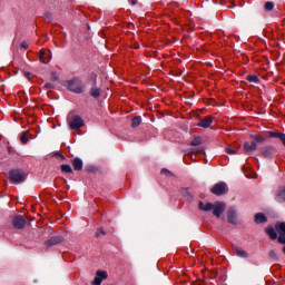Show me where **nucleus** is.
<instances>
[{
    "mask_svg": "<svg viewBox=\"0 0 285 285\" xmlns=\"http://www.w3.org/2000/svg\"><path fill=\"white\" fill-rule=\"evenodd\" d=\"M273 10H275V2H273V1L265 2L264 11L265 12H273Z\"/></svg>",
    "mask_w": 285,
    "mask_h": 285,
    "instance_id": "19",
    "label": "nucleus"
},
{
    "mask_svg": "<svg viewBox=\"0 0 285 285\" xmlns=\"http://www.w3.org/2000/svg\"><path fill=\"white\" fill-rule=\"evenodd\" d=\"M226 153H227V155H236L235 149H233L232 147H227Z\"/></svg>",
    "mask_w": 285,
    "mask_h": 285,
    "instance_id": "35",
    "label": "nucleus"
},
{
    "mask_svg": "<svg viewBox=\"0 0 285 285\" xmlns=\"http://www.w3.org/2000/svg\"><path fill=\"white\" fill-rule=\"evenodd\" d=\"M204 144L202 137L197 136L195 137L191 142L189 144V146H202Z\"/></svg>",
    "mask_w": 285,
    "mask_h": 285,
    "instance_id": "24",
    "label": "nucleus"
},
{
    "mask_svg": "<svg viewBox=\"0 0 285 285\" xmlns=\"http://www.w3.org/2000/svg\"><path fill=\"white\" fill-rule=\"evenodd\" d=\"M39 60L41 63H50V61H52V51L49 49H41L39 51Z\"/></svg>",
    "mask_w": 285,
    "mask_h": 285,
    "instance_id": "6",
    "label": "nucleus"
},
{
    "mask_svg": "<svg viewBox=\"0 0 285 285\" xmlns=\"http://www.w3.org/2000/svg\"><path fill=\"white\" fill-rule=\"evenodd\" d=\"M141 126V116H136L131 120V128H139Z\"/></svg>",
    "mask_w": 285,
    "mask_h": 285,
    "instance_id": "20",
    "label": "nucleus"
},
{
    "mask_svg": "<svg viewBox=\"0 0 285 285\" xmlns=\"http://www.w3.org/2000/svg\"><path fill=\"white\" fill-rule=\"evenodd\" d=\"M45 88H46V90H52V88H55V85L51 83V82H47V83L45 85Z\"/></svg>",
    "mask_w": 285,
    "mask_h": 285,
    "instance_id": "37",
    "label": "nucleus"
},
{
    "mask_svg": "<svg viewBox=\"0 0 285 285\" xmlns=\"http://www.w3.org/2000/svg\"><path fill=\"white\" fill-rule=\"evenodd\" d=\"M20 141H21V144H28V136L26 135V131H23L20 135Z\"/></svg>",
    "mask_w": 285,
    "mask_h": 285,
    "instance_id": "30",
    "label": "nucleus"
},
{
    "mask_svg": "<svg viewBox=\"0 0 285 285\" xmlns=\"http://www.w3.org/2000/svg\"><path fill=\"white\" fill-rule=\"evenodd\" d=\"M233 252L236 257H240L242 259H248V252L244 250L242 247L234 246Z\"/></svg>",
    "mask_w": 285,
    "mask_h": 285,
    "instance_id": "13",
    "label": "nucleus"
},
{
    "mask_svg": "<svg viewBox=\"0 0 285 285\" xmlns=\"http://www.w3.org/2000/svg\"><path fill=\"white\" fill-rule=\"evenodd\" d=\"M246 79L249 83H259V77L255 75H248Z\"/></svg>",
    "mask_w": 285,
    "mask_h": 285,
    "instance_id": "23",
    "label": "nucleus"
},
{
    "mask_svg": "<svg viewBox=\"0 0 285 285\" xmlns=\"http://www.w3.org/2000/svg\"><path fill=\"white\" fill-rule=\"evenodd\" d=\"M60 170L61 173H63L65 175H69L72 174V167L68 164L61 165L60 166Z\"/></svg>",
    "mask_w": 285,
    "mask_h": 285,
    "instance_id": "21",
    "label": "nucleus"
},
{
    "mask_svg": "<svg viewBox=\"0 0 285 285\" xmlns=\"http://www.w3.org/2000/svg\"><path fill=\"white\" fill-rule=\"evenodd\" d=\"M86 170L88 173H92V170H95V167L94 166H88V167H86Z\"/></svg>",
    "mask_w": 285,
    "mask_h": 285,
    "instance_id": "40",
    "label": "nucleus"
},
{
    "mask_svg": "<svg viewBox=\"0 0 285 285\" xmlns=\"http://www.w3.org/2000/svg\"><path fill=\"white\" fill-rule=\"evenodd\" d=\"M244 150H245L246 155H253V153H255V150H257V142L254 140L252 142L246 141L244 144Z\"/></svg>",
    "mask_w": 285,
    "mask_h": 285,
    "instance_id": "12",
    "label": "nucleus"
},
{
    "mask_svg": "<svg viewBox=\"0 0 285 285\" xmlns=\"http://www.w3.org/2000/svg\"><path fill=\"white\" fill-rule=\"evenodd\" d=\"M276 230H279L282 235H285V223H276L275 225Z\"/></svg>",
    "mask_w": 285,
    "mask_h": 285,
    "instance_id": "25",
    "label": "nucleus"
},
{
    "mask_svg": "<svg viewBox=\"0 0 285 285\" xmlns=\"http://www.w3.org/2000/svg\"><path fill=\"white\" fill-rule=\"evenodd\" d=\"M63 244V236H52L45 242L46 248H52V246H59Z\"/></svg>",
    "mask_w": 285,
    "mask_h": 285,
    "instance_id": "8",
    "label": "nucleus"
},
{
    "mask_svg": "<svg viewBox=\"0 0 285 285\" xmlns=\"http://www.w3.org/2000/svg\"><path fill=\"white\" fill-rule=\"evenodd\" d=\"M259 153L265 159H273L275 157V153H277V149L273 146H265L259 149Z\"/></svg>",
    "mask_w": 285,
    "mask_h": 285,
    "instance_id": "5",
    "label": "nucleus"
},
{
    "mask_svg": "<svg viewBox=\"0 0 285 285\" xmlns=\"http://www.w3.org/2000/svg\"><path fill=\"white\" fill-rule=\"evenodd\" d=\"M161 175H167V177H173V171L168 170L167 168L161 169Z\"/></svg>",
    "mask_w": 285,
    "mask_h": 285,
    "instance_id": "31",
    "label": "nucleus"
},
{
    "mask_svg": "<svg viewBox=\"0 0 285 285\" xmlns=\"http://www.w3.org/2000/svg\"><path fill=\"white\" fill-rule=\"evenodd\" d=\"M90 96L94 97L95 99L101 97V89H99V88H91L90 89Z\"/></svg>",
    "mask_w": 285,
    "mask_h": 285,
    "instance_id": "22",
    "label": "nucleus"
},
{
    "mask_svg": "<svg viewBox=\"0 0 285 285\" xmlns=\"http://www.w3.org/2000/svg\"><path fill=\"white\" fill-rule=\"evenodd\" d=\"M9 180L12 184H23L26 181V173L21 169H12L9 171Z\"/></svg>",
    "mask_w": 285,
    "mask_h": 285,
    "instance_id": "2",
    "label": "nucleus"
},
{
    "mask_svg": "<svg viewBox=\"0 0 285 285\" xmlns=\"http://www.w3.org/2000/svg\"><path fill=\"white\" fill-rule=\"evenodd\" d=\"M96 275L97 277H100L101 281L108 279V272L106 271H98Z\"/></svg>",
    "mask_w": 285,
    "mask_h": 285,
    "instance_id": "26",
    "label": "nucleus"
},
{
    "mask_svg": "<svg viewBox=\"0 0 285 285\" xmlns=\"http://www.w3.org/2000/svg\"><path fill=\"white\" fill-rule=\"evenodd\" d=\"M198 208H199V210H203L204 213H209V210H213V208H215V204L207 203L206 205H204V202L200 200L198 203Z\"/></svg>",
    "mask_w": 285,
    "mask_h": 285,
    "instance_id": "16",
    "label": "nucleus"
},
{
    "mask_svg": "<svg viewBox=\"0 0 285 285\" xmlns=\"http://www.w3.org/2000/svg\"><path fill=\"white\" fill-rule=\"evenodd\" d=\"M275 202L277 204H284L285 202V185L279 186L275 194Z\"/></svg>",
    "mask_w": 285,
    "mask_h": 285,
    "instance_id": "11",
    "label": "nucleus"
},
{
    "mask_svg": "<svg viewBox=\"0 0 285 285\" xmlns=\"http://www.w3.org/2000/svg\"><path fill=\"white\" fill-rule=\"evenodd\" d=\"M226 210V203L217 202L214 204L213 215L215 217H222V214Z\"/></svg>",
    "mask_w": 285,
    "mask_h": 285,
    "instance_id": "9",
    "label": "nucleus"
},
{
    "mask_svg": "<svg viewBox=\"0 0 285 285\" xmlns=\"http://www.w3.org/2000/svg\"><path fill=\"white\" fill-rule=\"evenodd\" d=\"M26 216L17 215L12 219V226L16 230H23V228H26Z\"/></svg>",
    "mask_w": 285,
    "mask_h": 285,
    "instance_id": "4",
    "label": "nucleus"
},
{
    "mask_svg": "<svg viewBox=\"0 0 285 285\" xmlns=\"http://www.w3.org/2000/svg\"><path fill=\"white\" fill-rule=\"evenodd\" d=\"M184 196L186 197L187 202H193V196L190 195V191H188V189H184L183 190Z\"/></svg>",
    "mask_w": 285,
    "mask_h": 285,
    "instance_id": "29",
    "label": "nucleus"
},
{
    "mask_svg": "<svg viewBox=\"0 0 285 285\" xmlns=\"http://www.w3.org/2000/svg\"><path fill=\"white\" fill-rule=\"evenodd\" d=\"M277 242H278V244L285 245V234L279 233Z\"/></svg>",
    "mask_w": 285,
    "mask_h": 285,
    "instance_id": "32",
    "label": "nucleus"
},
{
    "mask_svg": "<svg viewBox=\"0 0 285 285\" xmlns=\"http://www.w3.org/2000/svg\"><path fill=\"white\" fill-rule=\"evenodd\" d=\"M227 222L234 226L237 224V209L235 207H229L227 210Z\"/></svg>",
    "mask_w": 285,
    "mask_h": 285,
    "instance_id": "10",
    "label": "nucleus"
},
{
    "mask_svg": "<svg viewBox=\"0 0 285 285\" xmlns=\"http://www.w3.org/2000/svg\"><path fill=\"white\" fill-rule=\"evenodd\" d=\"M210 191L213 193V195H217L219 197V196L228 193V185H226V183H224V181H220V183L214 185V187L212 188Z\"/></svg>",
    "mask_w": 285,
    "mask_h": 285,
    "instance_id": "3",
    "label": "nucleus"
},
{
    "mask_svg": "<svg viewBox=\"0 0 285 285\" xmlns=\"http://www.w3.org/2000/svg\"><path fill=\"white\" fill-rule=\"evenodd\" d=\"M131 3H132V6H137V1H132Z\"/></svg>",
    "mask_w": 285,
    "mask_h": 285,
    "instance_id": "42",
    "label": "nucleus"
},
{
    "mask_svg": "<svg viewBox=\"0 0 285 285\" xmlns=\"http://www.w3.org/2000/svg\"><path fill=\"white\" fill-rule=\"evenodd\" d=\"M101 282H104V281H101V277L96 276V277L94 278V281H92V284H94V285H101Z\"/></svg>",
    "mask_w": 285,
    "mask_h": 285,
    "instance_id": "33",
    "label": "nucleus"
},
{
    "mask_svg": "<svg viewBox=\"0 0 285 285\" xmlns=\"http://www.w3.org/2000/svg\"><path fill=\"white\" fill-rule=\"evenodd\" d=\"M268 257H269V259H273L274 262H277V259H279V257H277V254L273 249L269 250Z\"/></svg>",
    "mask_w": 285,
    "mask_h": 285,
    "instance_id": "28",
    "label": "nucleus"
},
{
    "mask_svg": "<svg viewBox=\"0 0 285 285\" xmlns=\"http://www.w3.org/2000/svg\"><path fill=\"white\" fill-rule=\"evenodd\" d=\"M31 75L32 73H30V72H24V77H27V79H30Z\"/></svg>",
    "mask_w": 285,
    "mask_h": 285,
    "instance_id": "41",
    "label": "nucleus"
},
{
    "mask_svg": "<svg viewBox=\"0 0 285 285\" xmlns=\"http://www.w3.org/2000/svg\"><path fill=\"white\" fill-rule=\"evenodd\" d=\"M252 139H254L256 144H264V141H266V138L264 136H252Z\"/></svg>",
    "mask_w": 285,
    "mask_h": 285,
    "instance_id": "27",
    "label": "nucleus"
},
{
    "mask_svg": "<svg viewBox=\"0 0 285 285\" xmlns=\"http://www.w3.org/2000/svg\"><path fill=\"white\" fill-rule=\"evenodd\" d=\"M255 224H266L268 222V217H266V214L264 213H257L254 216Z\"/></svg>",
    "mask_w": 285,
    "mask_h": 285,
    "instance_id": "15",
    "label": "nucleus"
},
{
    "mask_svg": "<svg viewBox=\"0 0 285 285\" xmlns=\"http://www.w3.org/2000/svg\"><path fill=\"white\" fill-rule=\"evenodd\" d=\"M66 88L75 95H82V92H86V82L79 78H73L66 81Z\"/></svg>",
    "mask_w": 285,
    "mask_h": 285,
    "instance_id": "1",
    "label": "nucleus"
},
{
    "mask_svg": "<svg viewBox=\"0 0 285 285\" xmlns=\"http://www.w3.org/2000/svg\"><path fill=\"white\" fill-rule=\"evenodd\" d=\"M265 233L266 235H268L269 239H272L273 242H275V239H278L277 232H275V227L273 226L266 227Z\"/></svg>",
    "mask_w": 285,
    "mask_h": 285,
    "instance_id": "17",
    "label": "nucleus"
},
{
    "mask_svg": "<svg viewBox=\"0 0 285 285\" xmlns=\"http://www.w3.org/2000/svg\"><path fill=\"white\" fill-rule=\"evenodd\" d=\"M213 116H207L205 119H200L197 126L199 128H210V126L213 125Z\"/></svg>",
    "mask_w": 285,
    "mask_h": 285,
    "instance_id": "14",
    "label": "nucleus"
},
{
    "mask_svg": "<svg viewBox=\"0 0 285 285\" xmlns=\"http://www.w3.org/2000/svg\"><path fill=\"white\" fill-rule=\"evenodd\" d=\"M71 164L73 166V170H83V160H81V158H73Z\"/></svg>",
    "mask_w": 285,
    "mask_h": 285,
    "instance_id": "18",
    "label": "nucleus"
},
{
    "mask_svg": "<svg viewBox=\"0 0 285 285\" xmlns=\"http://www.w3.org/2000/svg\"><path fill=\"white\" fill-rule=\"evenodd\" d=\"M99 235H106V230H104L101 227L98 228V230L96 233V237H99Z\"/></svg>",
    "mask_w": 285,
    "mask_h": 285,
    "instance_id": "38",
    "label": "nucleus"
},
{
    "mask_svg": "<svg viewBox=\"0 0 285 285\" xmlns=\"http://www.w3.org/2000/svg\"><path fill=\"white\" fill-rule=\"evenodd\" d=\"M83 127V118L81 116H73L71 121L69 122V128L71 130H79V128Z\"/></svg>",
    "mask_w": 285,
    "mask_h": 285,
    "instance_id": "7",
    "label": "nucleus"
},
{
    "mask_svg": "<svg viewBox=\"0 0 285 285\" xmlns=\"http://www.w3.org/2000/svg\"><path fill=\"white\" fill-rule=\"evenodd\" d=\"M20 48H23V50H28V42L22 41Z\"/></svg>",
    "mask_w": 285,
    "mask_h": 285,
    "instance_id": "39",
    "label": "nucleus"
},
{
    "mask_svg": "<svg viewBox=\"0 0 285 285\" xmlns=\"http://www.w3.org/2000/svg\"><path fill=\"white\" fill-rule=\"evenodd\" d=\"M51 81H59V76H57V72H51Z\"/></svg>",
    "mask_w": 285,
    "mask_h": 285,
    "instance_id": "34",
    "label": "nucleus"
},
{
    "mask_svg": "<svg viewBox=\"0 0 285 285\" xmlns=\"http://www.w3.org/2000/svg\"><path fill=\"white\" fill-rule=\"evenodd\" d=\"M53 157H60V159L66 160V156H63V154H61V153H59V151H56V153L53 154Z\"/></svg>",
    "mask_w": 285,
    "mask_h": 285,
    "instance_id": "36",
    "label": "nucleus"
}]
</instances>
